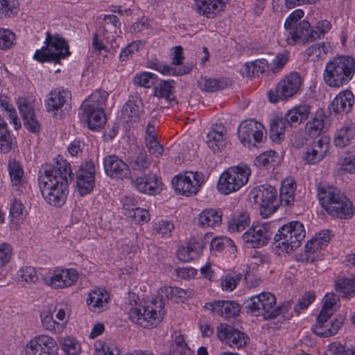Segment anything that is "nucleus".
I'll list each match as a JSON object with an SVG mask.
<instances>
[{
    "label": "nucleus",
    "instance_id": "39",
    "mask_svg": "<svg viewBox=\"0 0 355 355\" xmlns=\"http://www.w3.org/2000/svg\"><path fill=\"white\" fill-rule=\"evenodd\" d=\"M152 159L150 155L144 150L141 151L136 155L129 158L128 168L129 171L144 172L148 169L151 164Z\"/></svg>",
    "mask_w": 355,
    "mask_h": 355
},
{
    "label": "nucleus",
    "instance_id": "19",
    "mask_svg": "<svg viewBox=\"0 0 355 355\" xmlns=\"http://www.w3.org/2000/svg\"><path fill=\"white\" fill-rule=\"evenodd\" d=\"M331 236L330 230H324L308 241L304 250L307 262H313L318 257V252L327 246Z\"/></svg>",
    "mask_w": 355,
    "mask_h": 355
},
{
    "label": "nucleus",
    "instance_id": "10",
    "mask_svg": "<svg viewBox=\"0 0 355 355\" xmlns=\"http://www.w3.org/2000/svg\"><path fill=\"white\" fill-rule=\"evenodd\" d=\"M250 194L259 205L260 213L264 218L273 214L279 206L277 191L271 185L262 184L254 187Z\"/></svg>",
    "mask_w": 355,
    "mask_h": 355
},
{
    "label": "nucleus",
    "instance_id": "15",
    "mask_svg": "<svg viewBox=\"0 0 355 355\" xmlns=\"http://www.w3.org/2000/svg\"><path fill=\"white\" fill-rule=\"evenodd\" d=\"M58 350L55 340L46 334L37 335L26 345V355H51Z\"/></svg>",
    "mask_w": 355,
    "mask_h": 355
},
{
    "label": "nucleus",
    "instance_id": "12",
    "mask_svg": "<svg viewBox=\"0 0 355 355\" xmlns=\"http://www.w3.org/2000/svg\"><path fill=\"white\" fill-rule=\"evenodd\" d=\"M238 137L240 141L249 148L263 143L266 138L263 125L253 119L243 121L238 128Z\"/></svg>",
    "mask_w": 355,
    "mask_h": 355
},
{
    "label": "nucleus",
    "instance_id": "26",
    "mask_svg": "<svg viewBox=\"0 0 355 355\" xmlns=\"http://www.w3.org/2000/svg\"><path fill=\"white\" fill-rule=\"evenodd\" d=\"M327 116L323 110H318L313 116L306 123L305 134L311 138H315L325 132L328 129L325 123Z\"/></svg>",
    "mask_w": 355,
    "mask_h": 355
},
{
    "label": "nucleus",
    "instance_id": "40",
    "mask_svg": "<svg viewBox=\"0 0 355 355\" xmlns=\"http://www.w3.org/2000/svg\"><path fill=\"white\" fill-rule=\"evenodd\" d=\"M174 80H161L153 88L155 96L159 98H164L167 101L174 100Z\"/></svg>",
    "mask_w": 355,
    "mask_h": 355
},
{
    "label": "nucleus",
    "instance_id": "61",
    "mask_svg": "<svg viewBox=\"0 0 355 355\" xmlns=\"http://www.w3.org/2000/svg\"><path fill=\"white\" fill-rule=\"evenodd\" d=\"M124 215L128 217L135 216V210L139 208L138 200L133 196H125L121 200Z\"/></svg>",
    "mask_w": 355,
    "mask_h": 355
},
{
    "label": "nucleus",
    "instance_id": "27",
    "mask_svg": "<svg viewBox=\"0 0 355 355\" xmlns=\"http://www.w3.org/2000/svg\"><path fill=\"white\" fill-rule=\"evenodd\" d=\"M329 150V143L324 138L320 139L313 146H308L303 154V159L309 164L321 161Z\"/></svg>",
    "mask_w": 355,
    "mask_h": 355
},
{
    "label": "nucleus",
    "instance_id": "2",
    "mask_svg": "<svg viewBox=\"0 0 355 355\" xmlns=\"http://www.w3.org/2000/svg\"><path fill=\"white\" fill-rule=\"evenodd\" d=\"M318 198L322 208L332 217L348 219L353 216L352 202L340 189L327 184L318 185Z\"/></svg>",
    "mask_w": 355,
    "mask_h": 355
},
{
    "label": "nucleus",
    "instance_id": "31",
    "mask_svg": "<svg viewBox=\"0 0 355 355\" xmlns=\"http://www.w3.org/2000/svg\"><path fill=\"white\" fill-rule=\"evenodd\" d=\"M83 117L85 118L89 129L95 130L101 128L106 121L105 114L103 109L92 107H82Z\"/></svg>",
    "mask_w": 355,
    "mask_h": 355
},
{
    "label": "nucleus",
    "instance_id": "51",
    "mask_svg": "<svg viewBox=\"0 0 355 355\" xmlns=\"http://www.w3.org/2000/svg\"><path fill=\"white\" fill-rule=\"evenodd\" d=\"M18 280L23 286L35 283L39 279L35 268L32 266H25L18 271Z\"/></svg>",
    "mask_w": 355,
    "mask_h": 355
},
{
    "label": "nucleus",
    "instance_id": "7",
    "mask_svg": "<svg viewBox=\"0 0 355 355\" xmlns=\"http://www.w3.org/2000/svg\"><path fill=\"white\" fill-rule=\"evenodd\" d=\"M44 44L45 46L37 50L33 56L40 62L59 63L60 60L71 54L68 42L58 34L51 35L47 32Z\"/></svg>",
    "mask_w": 355,
    "mask_h": 355
},
{
    "label": "nucleus",
    "instance_id": "48",
    "mask_svg": "<svg viewBox=\"0 0 355 355\" xmlns=\"http://www.w3.org/2000/svg\"><path fill=\"white\" fill-rule=\"evenodd\" d=\"M278 155L275 151H267L256 158V165L267 170L273 169L277 162Z\"/></svg>",
    "mask_w": 355,
    "mask_h": 355
},
{
    "label": "nucleus",
    "instance_id": "45",
    "mask_svg": "<svg viewBox=\"0 0 355 355\" xmlns=\"http://www.w3.org/2000/svg\"><path fill=\"white\" fill-rule=\"evenodd\" d=\"M199 87L207 92H214L222 90L228 85L227 82L223 79L206 78L202 77L198 82Z\"/></svg>",
    "mask_w": 355,
    "mask_h": 355
},
{
    "label": "nucleus",
    "instance_id": "52",
    "mask_svg": "<svg viewBox=\"0 0 355 355\" xmlns=\"http://www.w3.org/2000/svg\"><path fill=\"white\" fill-rule=\"evenodd\" d=\"M289 60V53L284 51L276 54L271 62L268 64L270 70L274 73L279 72L286 64Z\"/></svg>",
    "mask_w": 355,
    "mask_h": 355
},
{
    "label": "nucleus",
    "instance_id": "38",
    "mask_svg": "<svg viewBox=\"0 0 355 355\" xmlns=\"http://www.w3.org/2000/svg\"><path fill=\"white\" fill-rule=\"evenodd\" d=\"M354 137L355 128L352 125H345L336 132L334 144L336 147L343 148L351 144Z\"/></svg>",
    "mask_w": 355,
    "mask_h": 355
},
{
    "label": "nucleus",
    "instance_id": "62",
    "mask_svg": "<svg viewBox=\"0 0 355 355\" xmlns=\"http://www.w3.org/2000/svg\"><path fill=\"white\" fill-rule=\"evenodd\" d=\"M225 247H231L232 249L236 248L233 245L232 241L227 237H216L211 239L210 242V250L211 251L220 252Z\"/></svg>",
    "mask_w": 355,
    "mask_h": 355
},
{
    "label": "nucleus",
    "instance_id": "17",
    "mask_svg": "<svg viewBox=\"0 0 355 355\" xmlns=\"http://www.w3.org/2000/svg\"><path fill=\"white\" fill-rule=\"evenodd\" d=\"M132 184L140 193L150 196L159 194L162 191L164 185L162 179L153 173L135 179L132 178Z\"/></svg>",
    "mask_w": 355,
    "mask_h": 355
},
{
    "label": "nucleus",
    "instance_id": "8",
    "mask_svg": "<svg viewBox=\"0 0 355 355\" xmlns=\"http://www.w3.org/2000/svg\"><path fill=\"white\" fill-rule=\"evenodd\" d=\"M251 170L245 164L228 168L219 177L216 185L218 191L229 195L239 191L248 182Z\"/></svg>",
    "mask_w": 355,
    "mask_h": 355
},
{
    "label": "nucleus",
    "instance_id": "57",
    "mask_svg": "<svg viewBox=\"0 0 355 355\" xmlns=\"http://www.w3.org/2000/svg\"><path fill=\"white\" fill-rule=\"evenodd\" d=\"M147 67L148 68L155 69L161 73L166 76H175V69L170 67L162 62H160L157 58L148 60Z\"/></svg>",
    "mask_w": 355,
    "mask_h": 355
},
{
    "label": "nucleus",
    "instance_id": "13",
    "mask_svg": "<svg viewBox=\"0 0 355 355\" xmlns=\"http://www.w3.org/2000/svg\"><path fill=\"white\" fill-rule=\"evenodd\" d=\"M272 225L270 223H263L253 224L242 235L245 243L253 248H259L267 245L272 236Z\"/></svg>",
    "mask_w": 355,
    "mask_h": 355
},
{
    "label": "nucleus",
    "instance_id": "53",
    "mask_svg": "<svg viewBox=\"0 0 355 355\" xmlns=\"http://www.w3.org/2000/svg\"><path fill=\"white\" fill-rule=\"evenodd\" d=\"M157 80L156 74L150 72H142L141 73H137L134 77V83L140 87L146 88H150L152 85H154Z\"/></svg>",
    "mask_w": 355,
    "mask_h": 355
},
{
    "label": "nucleus",
    "instance_id": "59",
    "mask_svg": "<svg viewBox=\"0 0 355 355\" xmlns=\"http://www.w3.org/2000/svg\"><path fill=\"white\" fill-rule=\"evenodd\" d=\"M12 256V248L8 243H0V275L4 267L10 262Z\"/></svg>",
    "mask_w": 355,
    "mask_h": 355
},
{
    "label": "nucleus",
    "instance_id": "24",
    "mask_svg": "<svg viewBox=\"0 0 355 355\" xmlns=\"http://www.w3.org/2000/svg\"><path fill=\"white\" fill-rule=\"evenodd\" d=\"M70 98L71 94L69 91L62 88L52 89L45 101L46 110L56 116L57 112L61 110Z\"/></svg>",
    "mask_w": 355,
    "mask_h": 355
},
{
    "label": "nucleus",
    "instance_id": "9",
    "mask_svg": "<svg viewBox=\"0 0 355 355\" xmlns=\"http://www.w3.org/2000/svg\"><path fill=\"white\" fill-rule=\"evenodd\" d=\"M302 84L303 78L300 73L290 72L277 83L274 90L268 92V100L272 103L288 101L300 93Z\"/></svg>",
    "mask_w": 355,
    "mask_h": 355
},
{
    "label": "nucleus",
    "instance_id": "21",
    "mask_svg": "<svg viewBox=\"0 0 355 355\" xmlns=\"http://www.w3.org/2000/svg\"><path fill=\"white\" fill-rule=\"evenodd\" d=\"M286 30L288 31L286 42L289 45L304 44L309 40H313L310 24L306 20L300 21L297 25Z\"/></svg>",
    "mask_w": 355,
    "mask_h": 355
},
{
    "label": "nucleus",
    "instance_id": "56",
    "mask_svg": "<svg viewBox=\"0 0 355 355\" xmlns=\"http://www.w3.org/2000/svg\"><path fill=\"white\" fill-rule=\"evenodd\" d=\"M24 206L22 202L17 199L12 201L10 207V218L12 223L17 224L20 220H23V211Z\"/></svg>",
    "mask_w": 355,
    "mask_h": 355
},
{
    "label": "nucleus",
    "instance_id": "34",
    "mask_svg": "<svg viewBox=\"0 0 355 355\" xmlns=\"http://www.w3.org/2000/svg\"><path fill=\"white\" fill-rule=\"evenodd\" d=\"M223 213L220 209L208 208L204 209L198 217L200 227H218L222 223Z\"/></svg>",
    "mask_w": 355,
    "mask_h": 355
},
{
    "label": "nucleus",
    "instance_id": "50",
    "mask_svg": "<svg viewBox=\"0 0 355 355\" xmlns=\"http://www.w3.org/2000/svg\"><path fill=\"white\" fill-rule=\"evenodd\" d=\"M284 121V116L274 119L270 123V137L274 141L281 139L285 131L291 129Z\"/></svg>",
    "mask_w": 355,
    "mask_h": 355
},
{
    "label": "nucleus",
    "instance_id": "33",
    "mask_svg": "<svg viewBox=\"0 0 355 355\" xmlns=\"http://www.w3.org/2000/svg\"><path fill=\"white\" fill-rule=\"evenodd\" d=\"M336 291L341 297L351 298L355 296V277L338 276L334 281Z\"/></svg>",
    "mask_w": 355,
    "mask_h": 355
},
{
    "label": "nucleus",
    "instance_id": "54",
    "mask_svg": "<svg viewBox=\"0 0 355 355\" xmlns=\"http://www.w3.org/2000/svg\"><path fill=\"white\" fill-rule=\"evenodd\" d=\"M16 36L10 29L0 28V49L7 50L15 44Z\"/></svg>",
    "mask_w": 355,
    "mask_h": 355
},
{
    "label": "nucleus",
    "instance_id": "6",
    "mask_svg": "<svg viewBox=\"0 0 355 355\" xmlns=\"http://www.w3.org/2000/svg\"><path fill=\"white\" fill-rule=\"evenodd\" d=\"M276 298L268 292H263L254 295L246 302V308L253 315H262L265 319L276 318L281 313H286L291 308L290 302H286L281 306L274 308Z\"/></svg>",
    "mask_w": 355,
    "mask_h": 355
},
{
    "label": "nucleus",
    "instance_id": "20",
    "mask_svg": "<svg viewBox=\"0 0 355 355\" xmlns=\"http://www.w3.org/2000/svg\"><path fill=\"white\" fill-rule=\"evenodd\" d=\"M103 167L105 174L111 178L123 180L129 174L128 164L115 155H109L104 157Z\"/></svg>",
    "mask_w": 355,
    "mask_h": 355
},
{
    "label": "nucleus",
    "instance_id": "30",
    "mask_svg": "<svg viewBox=\"0 0 355 355\" xmlns=\"http://www.w3.org/2000/svg\"><path fill=\"white\" fill-rule=\"evenodd\" d=\"M109 293L104 289L96 288L90 291L87 299V304L92 311L101 312L107 308Z\"/></svg>",
    "mask_w": 355,
    "mask_h": 355
},
{
    "label": "nucleus",
    "instance_id": "43",
    "mask_svg": "<svg viewBox=\"0 0 355 355\" xmlns=\"http://www.w3.org/2000/svg\"><path fill=\"white\" fill-rule=\"evenodd\" d=\"M108 93L103 90L93 92L82 104V107L103 109L107 100Z\"/></svg>",
    "mask_w": 355,
    "mask_h": 355
},
{
    "label": "nucleus",
    "instance_id": "64",
    "mask_svg": "<svg viewBox=\"0 0 355 355\" xmlns=\"http://www.w3.org/2000/svg\"><path fill=\"white\" fill-rule=\"evenodd\" d=\"M331 28V24L330 21L327 20H322L319 21L314 29H311L312 32V39L313 40L320 39L322 37H324V35L329 32V31Z\"/></svg>",
    "mask_w": 355,
    "mask_h": 355
},
{
    "label": "nucleus",
    "instance_id": "63",
    "mask_svg": "<svg viewBox=\"0 0 355 355\" xmlns=\"http://www.w3.org/2000/svg\"><path fill=\"white\" fill-rule=\"evenodd\" d=\"M172 349L180 355H189L191 353V349L188 347L184 336L181 334L175 337L172 344Z\"/></svg>",
    "mask_w": 355,
    "mask_h": 355
},
{
    "label": "nucleus",
    "instance_id": "47",
    "mask_svg": "<svg viewBox=\"0 0 355 355\" xmlns=\"http://www.w3.org/2000/svg\"><path fill=\"white\" fill-rule=\"evenodd\" d=\"M19 12L17 0H0V19L12 18Z\"/></svg>",
    "mask_w": 355,
    "mask_h": 355
},
{
    "label": "nucleus",
    "instance_id": "36",
    "mask_svg": "<svg viewBox=\"0 0 355 355\" xmlns=\"http://www.w3.org/2000/svg\"><path fill=\"white\" fill-rule=\"evenodd\" d=\"M343 326V318H336L334 320L318 322L313 329L315 334L321 337H329L336 335Z\"/></svg>",
    "mask_w": 355,
    "mask_h": 355
},
{
    "label": "nucleus",
    "instance_id": "23",
    "mask_svg": "<svg viewBox=\"0 0 355 355\" xmlns=\"http://www.w3.org/2000/svg\"><path fill=\"white\" fill-rule=\"evenodd\" d=\"M311 106L306 103H302L288 110L284 114V123L292 128H296L308 119L311 114Z\"/></svg>",
    "mask_w": 355,
    "mask_h": 355
},
{
    "label": "nucleus",
    "instance_id": "41",
    "mask_svg": "<svg viewBox=\"0 0 355 355\" xmlns=\"http://www.w3.org/2000/svg\"><path fill=\"white\" fill-rule=\"evenodd\" d=\"M338 297L335 294H327L324 297V302L319 315L317 318L318 322H326L335 312V306Z\"/></svg>",
    "mask_w": 355,
    "mask_h": 355
},
{
    "label": "nucleus",
    "instance_id": "37",
    "mask_svg": "<svg viewBox=\"0 0 355 355\" xmlns=\"http://www.w3.org/2000/svg\"><path fill=\"white\" fill-rule=\"evenodd\" d=\"M191 295V291L184 290L179 287L163 286L159 291L161 302L173 300L175 302L182 301Z\"/></svg>",
    "mask_w": 355,
    "mask_h": 355
},
{
    "label": "nucleus",
    "instance_id": "16",
    "mask_svg": "<svg viewBox=\"0 0 355 355\" xmlns=\"http://www.w3.org/2000/svg\"><path fill=\"white\" fill-rule=\"evenodd\" d=\"M78 279L75 269L56 268L49 277L44 278V283L53 288H63L74 284Z\"/></svg>",
    "mask_w": 355,
    "mask_h": 355
},
{
    "label": "nucleus",
    "instance_id": "29",
    "mask_svg": "<svg viewBox=\"0 0 355 355\" xmlns=\"http://www.w3.org/2000/svg\"><path fill=\"white\" fill-rule=\"evenodd\" d=\"M8 170L12 187L19 193H22L26 188V183L24 175V170L20 163L16 159L9 160Z\"/></svg>",
    "mask_w": 355,
    "mask_h": 355
},
{
    "label": "nucleus",
    "instance_id": "11",
    "mask_svg": "<svg viewBox=\"0 0 355 355\" xmlns=\"http://www.w3.org/2000/svg\"><path fill=\"white\" fill-rule=\"evenodd\" d=\"M204 180L202 173L187 171L175 175L172 179L171 184L179 194L190 196L198 193Z\"/></svg>",
    "mask_w": 355,
    "mask_h": 355
},
{
    "label": "nucleus",
    "instance_id": "25",
    "mask_svg": "<svg viewBox=\"0 0 355 355\" xmlns=\"http://www.w3.org/2000/svg\"><path fill=\"white\" fill-rule=\"evenodd\" d=\"M227 3V0H196L193 6L199 15L212 19L224 10Z\"/></svg>",
    "mask_w": 355,
    "mask_h": 355
},
{
    "label": "nucleus",
    "instance_id": "32",
    "mask_svg": "<svg viewBox=\"0 0 355 355\" xmlns=\"http://www.w3.org/2000/svg\"><path fill=\"white\" fill-rule=\"evenodd\" d=\"M226 128L223 125H216L207 135L206 142L214 153L219 152L225 146Z\"/></svg>",
    "mask_w": 355,
    "mask_h": 355
},
{
    "label": "nucleus",
    "instance_id": "46",
    "mask_svg": "<svg viewBox=\"0 0 355 355\" xmlns=\"http://www.w3.org/2000/svg\"><path fill=\"white\" fill-rule=\"evenodd\" d=\"M141 112L139 105L129 100L122 107L121 117L125 122L137 121L139 119Z\"/></svg>",
    "mask_w": 355,
    "mask_h": 355
},
{
    "label": "nucleus",
    "instance_id": "14",
    "mask_svg": "<svg viewBox=\"0 0 355 355\" xmlns=\"http://www.w3.org/2000/svg\"><path fill=\"white\" fill-rule=\"evenodd\" d=\"M76 189L81 196L90 193L95 187V165L92 160L83 163L76 171Z\"/></svg>",
    "mask_w": 355,
    "mask_h": 355
},
{
    "label": "nucleus",
    "instance_id": "5",
    "mask_svg": "<svg viewBox=\"0 0 355 355\" xmlns=\"http://www.w3.org/2000/svg\"><path fill=\"white\" fill-rule=\"evenodd\" d=\"M305 234L301 222H289L279 228L274 236V246L279 250V253H289L301 245Z\"/></svg>",
    "mask_w": 355,
    "mask_h": 355
},
{
    "label": "nucleus",
    "instance_id": "58",
    "mask_svg": "<svg viewBox=\"0 0 355 355\" xmlns=\"http://www.w3.org/2000/svg\"><path fill=\"white\" fill-rule=\"evenodd\" d=\"M241 277L242 275L241 274H227L222 277L220 281L222 289L225 291H232L241 281Z\"/></svg>",
    "mask_w": 355,
    "mask_h": 355
},
{
    "label": "nucleus",
    "instance_id": "22",
    "mask_svg": "<svg viewBox=\"0 0 355 355\" xmlns=\"http://www.w3.org/2000/svg\"><path fill=\"white\" fill-rule=\"evenodd\" d=\"M205 308L226 319L236 317L240 313V305L236 302L230 300L209 302L205 304Z\"/></svg>",
    "mask_w": 355,
    "mask_h": 355
},
{
    "label": "nucleus",
    "instance_id": "1",
    "mask_svg": "<svg viewBox=\"0 0 355 355\" xmlns=\"http://www.w3.org/2000/svg\"><path fill=\"white\" fill-rule=\"evenodd\" d=\"M71 175V165L62 157H58L53 164L42 165L38 173V184L47 203L58 207L65 203Z\"/></svg>",
    "mask_w": 355,
    "mask_h": 355
},
{
    "label": "nucleus",
    "instance_id": "18",
    "mask_svg": "<svg viewBox=\"0 0 355 355\" xmlns=\"http://www.w3.org/2000/svg\"><path fill=\"white\" fill-rule=\"evenodd\" d=\"M217 336L220 340L225 341L230 347L238 349L244 347L248 339L245 333L230 325L223 324L217 327Z\"/></svg>",
    "mask_w": 355,
    "mask_h": 355
},
{
    "label": "nucleus",
    "instance_id": "3",
    "mask_svg": "<svg viewBox=\"0 0 355 355\" xmlns=\"http://www.w3.org/2000/svg\"><path fill=\"white\" fill-rule=\"evenodd\" d=\"M355 73V60L352 56L341 55L329 60L323 73L327 85L340 88L347 85Z\"/></svg>",
    "mask_w": 355,
    "mask_h": 355
},
{
    "label": "nucleus",
    "instance_id": "44",
    "mask_svg": "<svg viewBox=\"0 0 355 355\" xmlns=\"http://www.w3.org/2000/svg\"><path fill=\"white\" fill-rule=\"evenodd\" d=\"M0 107L1 110L6 113V116L10 120V123L14 125L15 130L21 128V123L18 118L15 107L10 103L7 96L0 95Z\"/></svg>",
    "mask_w": 355,
    "mask_h": 355
},
{
    "label": "nucleus",
    "instance_id": "55",
    "mask_svg": "<svg viewBox=\"0 0 355 355\" xmlns=\"http://www.w3.org/2000/svg\"><path fill=\"white\" fill-rule=\"evenodd\" d=\"M250 223L248 216L245 214L239 215L231 219L228 223V229L232 232L243 231Z\"/></svg>",
    "mask_w": 355,
    "mask_h": 355
},
{
    "label": "nucleus",
    "instance_id": "60",
    "mask_svg": "<svg viewBox=\"0 0 355 355\" xmlns=\"http://www.w3.org/2000/svg\"><path fill=\"white\" fill-rule=\"evenodd\" d=\"M62 349L67 355H79L81 352L80 343L72 337L64 338Z\"/></svg>",
    "mask_w": 355,
    "mask_h": 355
},
{
    "label": "nucleus",
    "instance_id": "49",
    "mask_svg": "<svg viewBox=\"0 0 355 355\" xmlns=\"http://www.w3.org/2000/svg\"><path fill=\"white\" fill-rule=\"evenodd\" d=\"M42 327L47 331L59 334L63 331V323L59 324L53 318V315L51 313H42L40 315Z\"/></svg>",
    "mask_w": 355,
    "mask_h": 355
},
{
    "label": "nucleus",
    "instance_id": "35",
    "mask_svg": "<svg viewBox=\"0 0 355 355\" xmlns=\"http://www.w3.org/2000/svg\"><path fill=\"white\" fill-rule=\"evenodd\" d=\"M296 183L291 178H286L282 181L279 191V205L291 207L295 201Z\"/></svg>",
    "mask_w": 355,
    "mask_h": 355
},
{
    "label": "nucleus",
    "instance_id": "28",
    "mask_svg": "<svg viewBox=\"0 0 355 355\" xmlns=\"http://www.w3.org/2000/svg\"><path fill=\"white\" fill-rule=\"evenodd\" d=\"M354 96L353 93L348 90L339 92L331 103V109L336 114H347L353 107Z\"/></svg>",
    "mask_w": 355,
    "mask_h": 355
},
{
    "label": "nucleus",
    "instance_id": "4",
    "mask_svg": "<svg viewBox=\"0 0 355 355\" xmlns=\"http://www.w3.org/2000/svg\"><path fill=\"white\" fill-rule=\"evenodd\" d=\"M130 308L128 311L130 320L144 328L156 326L162 320V306L157 302H144L143 304L137 306L138 296L135 293H129Z\"/></svg>",
    "mask_w": 355,
    "mask_h": 355
},
{
    "label": "nucleus",
    "instance_id": "42",
    "mask_svg": "<svg viewBox=\"0 0 355 355\" xmlns=\"http://www.w3.org/2000/svg\"><path fill=\"white\" fill-rule=\"evenodd\" d=\"M13 145V138L8 129V124L4 119L0 116V152L9 153Z\"/></svg>",
    "mask_w": 355,
    "mask_h": 355
}]
</instances>
